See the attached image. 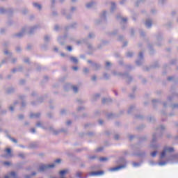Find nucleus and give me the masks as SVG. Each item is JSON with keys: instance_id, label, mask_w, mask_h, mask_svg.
<instances>
[{"instance_id": "obj_7", "label": "nucleus", "mask_w": 178, "mask_h": 178, "mask_svg": "<svg viewBox=\"0 0 178 178\" xmlns=\"http://www.w3.org/2000/svg\"><path fill=\"white\" fill-rule=\"evenodd\" d=\"M48 130H49V131L52 132V134L54 136H58V134H60V133H66V129H60V130H56L55 129H54L52 127H49L48 128Z\"/></svg>"}, {"instance_id": "obj_54", "label": "nucleus", "mask_w": 178, "mask_h": 178, "mask_svg": "<svg viewBox=\"0 0 178 178\" xmlns=\"http://www.w3.org/2000/svg\"><path fill=\"white\" fill-rule=\"evenodd\" d=\"M151 156L153 157V158H155V156H156V151H154L153 152L151 153Z\"/></svg>"}, {"instance_id": "obj_59", "label": "nucleus", "mask_w": 178, "mask_h": 178, "mask_svg": "<svg viewBox=\"0 0 178 178\" xmlns=\"http://www.w3.org/2000/svg\"><path fill=\"white\" fill-rule=\"evenodd\" d=\"M114 138H115V140H119V138H120V136H119V134H115V135L114 136Z\"/></svg>"}, {"instance_id": "obj_6", "label": "nucleus", "mask_w": 178, "mask_h": 178, "mask_svg": "<svg viewBox=\"0 0 178 178\" xmlns=\"http://www.w3.org/2000/svg\"><path fill=\"white\" fill-rule=\"evenodd\" d=\"M167 162H170V163H178V153L170 156L167 159Z\"/></svg>"}, {"instance_id": "obj_34", "label": "nucleus", "mask_w": 178, "mask_h": 178, "mask_svg": "<svg viewBox=\"0 0 178 178\" xmlns=\"http://www.w3.org/2000/svg\"><path fill=\"white\" fill-rule=\"evenodd\" d=\"M6 9H5L3 7L0 8V13L1 15H3L4 13H6Z\"/></svg>"}, {"instance_id": "obj_28", "label": "nucleus", "mask_w": 178, "mask_h": 178, "mask_svg": "<svg viewBox=\"0 0 178 178\" xmlns=\"http://www.w3.org/2000/svg\"><path fill=\"white\" fill-rule=\"evenodd\" d=\"M100 97H101V95H99V94H96V95H93L92 101H97V99H98V98H99Z\"/></svg>"}, {"instance_id": "obj_38", "label": "nucleus", "mask_w": 178, "mask_h": 178, "mask_svg": "<svg viewBox=\"0 0 178 178\" xmlns=\"http://www.w3.org/2000/svg\"><path fill=\"white\" fill-rule=\"evenodd\" d=\"M17 102H14V106H10L9 109L11 112H13L15 111V105H17Z\"/></svg>"}, {"instance_id": "obj_40", "label": "nucleus", "mask_w": 178, "mask_h": 178, "mask_svg": "<svg viewBox=\"0 0 178 178\" xmlns=\"http://www.w3.org/2000/svg\"><path fill=\"white\" fill-rule=\"evenodd\" d=\"M132 165H133L134 168H138V166H140L141 164L140 163L133 162Z\"/></svg>"}, {"instance_id": "obj_20", "label": "nucleus", "mask_w": 178, "mask_h": 178, "mask_svg": "<svg viewBox=\"0 0 178 178\" xmlns=\"http://www.w3.org/2000/svg\"><path fill=\"white\" fill-rule=\"evenodd\" d=\"M172 99H173V97H168V102L163 103L164 108H166L167 105L169 104V103L172 102Z\"/></svg>"}, {"instance_id": "obj_56", "label": "nucleus", "mask_w": 178, "mask_h": 178, "mask_svg": "<svg viewBox=\"0 0 178 178\" xmlns=\"http://www.w3.org/2000/svg\"><path fill=\"white\" fill-rule=\"evenodd\" d=\"M148 120H149V122H155V118H154V117H149V118H148Z\"/></svg>"}, {"instance_id": "obj_8", "label": "nucleus", "mask_w": 178, "mask_h": 178, "mask_svg": "<svg viewBox=\"0 0 178 178\" xmlns=\"http://www.w3.org/2000/svg\"><path fill=\"white\" fill-rule=\"evenodd\" d=\"M144 59V54L143 52H140L138 55V60H136V63L138 66H140V65H143V60Z\"/></svg>"}, {"instance_id": "obj_2", "label": "nucleus", "mask_w": 178, "mask_h": 178, "mask_svg": "<svg viewBox=\"0 0 178 178\" xmlns=\"http://www.w3.org/2000/svg\"><path fill=\"white\" fill-rule=\"evenodd\" d=\"M113 74L114 76H118V77H123V79H127V81L128 83H130V81H131V80H133V78H131V76H129V74L127 73L123 74V73L119 72L118 71H113Z\"/></svg>"}, {"instance_id": "obj_24", "label": "nucleus", "mask_w": 178, "mask_h": 178, "mask_svg": "<svg viewBox=\"0 0 178 178\" xmlns=\"http://www.w3.org/2000/svg\"><path fill=\"white\" fill-rule=\"evenodd\" d=\"M112 102V99H106V98H104L102 99V104H108V102Z\"/></svg>"}, {"instance_id": "obj_10", "label": "nucleus", "mask_w": 178, "mask_h": 178, "mask_svg": "<svg viewBox=\"0 0 178 178\" xmlns=\"http://www.w3.org/2000/svg\"><path fill=\"white\" fill-rule=\"evenodd\" d=\"M90 176H103V175H105V172L103 170L100 171H92L89 173Z\"/></svg>"}, {"instance_id": "obj_15", "label": "nucleus", "mask_w": 178, "mask_h": 178, "mask_svg": "<svg viewBox=\"0 0 178 178\" xmlns=\"http://www.w3.org/2000/svg\"><path fill=\"white\" fill-rule=\"evenodd\" d=\"M40 116H41V113H31L30 114L31 119H38V118H40Z\"/></svg>"}, {"instance_id": "obj_21", "label": "nucleus", "mask_w": 178, "mask_h": 178, "mask_svg": "<svg viewBox=\"0 0 178 178\" xmlns=\"http://www.w3.org/2000/svg\"><path fill=\"white\" fill-rule=\"evenodd\" d=\"M33 5L34 8H37V9H38L39 10H41V9H42V7L40 6V4L38 3H33Z\"/></svg>"}, {"instance_id": "obj_43", "label": "nucleus", "mask_w": 178, "mask_h": 178, "mask_svg": "<svg viewBox=\"0 0 178 178\" xmlns=\"http://www.w3.org/2000/svg\"><path fill=\"white\" fill-rule=\"evenodd\" d=\"M49 40H51V38L49 35H45L44 36L45 42H49Z\"/></svg>"}, {"instance_id": "obj_27", "label": "nucleus", "mask_w": 178, "mask_h": 178, "mask_svg": "<svg viewBox=\"0 0 178 178\" xmlns=\"http://www.w3.org/2000/svg\"><path fill=\"white\" fill-rule=\"evenodd\" d=\"M116 9V4L113 2L111 3V12H113Z\"/></svg>"}, {"instance_id": "obj_16", "label": "nucleus", "mask_w": 178, "mask_h": 178, "mask_svg": "<svg viewBox=\"0 0 178 178\" xmlns=\"http://www.w3.org/2000/svg\"><path fill=\"white\" fill-rule=\"evenodd\" d=\"M117 20H121V23H126L127 22V18L126 17H122L120 14H118L116 17Z\"/></svg>"}, {"instance_id": "obj_50", "label": "nucleus", "mask_w": 178, "mask_h": 178, "mask_svg": "<svg viewBox=\"0 0 178 178\" xmlns=\"http://www.w3.org/2000/svg\"><path fill=\"white\" fill-rule=\"evenodd\" d=\"M95 37V35L93 33H90L88 35V38H94Z\"/></svg>"}, {"instance_id": "obj_5", "label": "nucleus", "mask_w": 178, "mask_h": 178, "mask_svg": "<svg viewBox=\"0 0 178 178\" xmlns=\"http://www.w3.org/2000/svg\"><path fill=\"white\" fill-rule=\"evenodd\" d=\"M88 63H90V65H91V67H92V70H94L95 72L100 70V69H101V64H99L97 62H93L91 60H88Z\"/></svg>"}, {"instance_id": "obj_63", "label": "nucleus", "mask_w": 178, "mask_h": 178, "mask_svg": "<svg viewBox=\"0 0 178 178\" xmlns=\"http://www.w3.org/2000/svg\"><path fill=\"white\" fill-rule=\"evenodd\" d=\"M2 63H8V58H4L2 61H1V64Z\"/></svg>"}, {"instance_id": "obj_11", "label": "nucleus", "mask_w": 178, "mask_h": 178, "mask_svg": "<svg viewBox=\"0 0 178 178\" xmlns=\"http://www.w3.org/2000/svg\"><path fill=\"white\" fill-rule=\"evenodd\" d=\"M5 152H6V155H2L1 156L3 158H7V156L12 158L13 156V154H12V149L10 148H6L5 149Z\"/></svg>"}, {"instance_id": "obj_12", "label": "nucleus", "mask_w": 178, "mask_h": 178, "mask_svg": "<svg viewBox=\"0 0 178 178\" xmlns=\"http://www.w3.org/2000/svg\"><path fill=\"white\" fill-rule=\"evenodd\" d=\"M17 173L16 172L12 171L11 172L8 173L7 175L4 177V178H17Z\"/></svg>"}, {"instance_id": "obj_4", "label": "nucleus", "mask_w": 178, "mask_h": 178, "mask_svg": "<svg viewBox=\"0 0 178 178\" xmlns=\"http://www.w3.org/2000/svg\"><path fill=\"white\" fill-rule=\"evenodd\" d=\"M55 164H42L39 166V172H45L49 169H54Z\"/></svg>"}, {"instance_id": "obj_14", "label": "nucleus", "mask_w": 178, "mask_h": 178, "mask_svg": "<svg viewBox=\"0 0 178 178\" xmlns=\"http://www.w3.org/2000/svg\"><path fill=\"white\" fill-rule=\"evenodd\" d=\"M145 25L147 27V29H151L152 26V19H146L145 22Z\"/></svg>"}, {"instance_id": "obj_51", "label": "nucleus", "mask_w": 178, "mask_h": 178, "mask_svg": "<svg viewBox=\"0 0 178 178\" xmlns=\"http://www.w3.org/2000/svg\"><path fill=\"white\" fill-rule=\"evenodd\" d=\"M104 77L105 80H108L109 79V75L106 73L104 74Z\"/></svg>"}, {"instance_id": "obj_48", "label": "nucleus", "mask_w": 178, "mask_h": 178, "mask_svg": "<svg viewBox=\"0 0 178 178\" xmlns=\"http://www.w3.org/2000/svg\"><path fill=\"white\" fill-rule=\"evenodd\" d=\"M72 90H73L74 92H79V88L76 86H72Z\"/></svg>"}, {"instance_id": "obj_31", "label": "nucleus", "mask_w": 178, "mask_h": 178, "mask_svg": "<svg viewBox=\"0 0 178 178\" xmlns=\"http://www.w3.org/2000/svg\"><path fill=\"white\" fill-rule=\"evenodd\" d=\"M87 47L90 51H95V49L92 47V44L88 43Z\"/></svg>"}, {"instance_id": "obj_1", "label": "nucleus", "mask_w": 178, "mask_h": 178, "mask_svg": "<svg viewBox=\"0 0 178 178\" xmlns=\"http://www.w3.org/2000/svg\"><path fill=\"white\" fill-rule=\"evenodd\" d=\"M37 29H38V26H34L31 28H28V27L23 28L22 30L18 33H16L15 36L17 37V38H22V37L24 36V35L26 34V31H27V30H29V34H33L34 31L37 30Z\"/></svg>"}, {"instance_id": "obj_46", "label": "nucleus", "mask_w": 178, "mask_h": 178, "mask_svg": "<svg viewBox=\"0 0 178 178\" xmlns=\"http://www.w3.org/2000/svg\"><path fill=\"white\" fill-rule=\"evenodd\" d=\"M67 51H69V52H72L73 51V48L72 47V46H67L66 47Z\"/></svg>"}, {"instance_id": "obj_39", "label": "nucleus", "mask_w": 178, "mask_h": 178, "mask_svg": "<svg viewBox=\"0 0 178 178\" xmlns=\"http://www.w3.org/2000/svg\"><path fill=\"white\" fill-rule=\"evenodd\" d=\"M18 156H19V158H21L22 159H24V158H26V155H24V153H19Z\"/></svg>"}, {"instance_id": "obj_36", "label": "nucleus", "mask_w": 178, "mask_h": 178, "mask_svg": "<svg viewBox=\"0 0 178 178\" xmlns=\"http://www.w3.org/2000/svg\"><path fill=\"white\" fill-rule=\"evenodd\" d=\"M4 54L8 55V56H12V53L10 51H9V50H8V49L4 50Z\"/></svg>"}, {"instance_id": "obj_64", "label": "nucleus", "mask_w": 178, "mask_h": 178, "mask_svg": "<svg viewBox=\"0 0 178 178\" xmlns=\"http://www.w3.org/2000/svg\"><path fill=\"white\" fill-rule=\"evenodd\" d=\"M76 7H71L70 12H74L76 10Z\"/></svg>"}, {"instance_id": "obj_29", "label": "nucleus", "mask_w": 178, "mask_h": 178, "mask_svg": "<svg viewBox=\"0 0 178 178\" xmlns=\"http://www.w3.org/2000/svg\"><path fill=\"white\" fill-rule=\"evenodd\" d=\"M66 173H67V170H64L60 171L59 175L61 177H63V176H65V175H66Z\"/></svg>"}, {"instance_id": "obj_57", "label": "nucleus", "mask_w": 178, "mask_h": 178, "mask_svg": "<svg viewBox=\"0 0 178 178\" xmlns=\"http://www.w3.org/2000/svg\"><path fill=\"white\" fill-rule=\"evenodd\" d=\"M104 150V147H99L96 149L97 152H101V151Z\"/></svg>"}, {"instance_id": "obj_18", "label": "nucleus", "mask_w": 178, "mask_h": 178, "mask_svg": "<svg viewBox=\"0 0 178 178\" xmlns=\"http://www.w3.org/2000/svg\"><path fill=\"white\" fill-rule=\"evenodd\" d=\"M70 60H71L72 63H74V65H77V63H79V59H77L76 57H70Z\"/></svg>"}, {"instance_id": "obj_53", "label": "nucleus", "mask_w": 178, "mask_h": 178, "mask_svg": "<svg viewBox=\"0 0 178 178\" xmlns=\"http://www.w3.org/2000/svg\"><path fill=\"white\" fill-rule=\"evenodd\" d=\"M92 81H97V76L93 75L91 78Z\"/></svg>"}, {"instance_id": "obj_23", "label": "nucleus", "mask_w": 178, "mask_h": 178, "mask_svg": "<svg viewBox=\"0 0 178 178\" xmlns=\"http://www.w3.org/2000/svg\"><path fill=\"white\" fill-rule=\"evenodd\" d=\"M116 34H118V31H113L112 32H108V35L110 36V37H114V35H116Z\"/></svg>"}, {"instance_id": "obj_19", "label": "nucleus", "mask_w": 178, "mask_h": 178, "mask_svg": "<svg viewBox=\"0 0 178 178\" xmlns=\"http://www.w3.org/2000/svg\"><path fill=\"white\" fill-rule=\"evenodd\" d=\"M95 5H96V3L94 1H91L86 3V8H88V9H90V8H94Z\"/></svg>"}, {"instance_id": "obj_35", "label": "nucleus", "mask_w": 178, "mask_h": 178, "mask_svg": "<svg viewBox=\"0 0 178 178\" xmlns=\"http://www.w3.org/2000/svg\"><path fill=\"white\" fill-rule=\"evenodd\" d=\"M134 108H135L134 106H131L127 111L128 113L130 114L131 112H133V110L134 109Z\"/></svg>"}, {"instance_id": "obj_22", "label": "nucleus", "mask_w": 178, "mask_h": 178, "mask_svg": "<svg viewBox=\"0 0 178 178\" xmlns=\"http://www.w3.org/2000/svg\"><path fill=\"white\" fill-rule=\"evenodd\" d=\"M13 92H15V89L13 88H8L6 90V93L7 94H13Z\"/></svg>"}, {"instance_id": "obj_60", "label": "nucleus", "mask_w": 178, "mask_h": 178, "mask_svg": "<svg viewBox=\"0 0 178 178\" xmlns=\"http://www.w3.org/2000/svg\"><path fill=\"white\" fill-rule=\"evenodd\" d=\"M61 13H62V15H63L64 16H66V10H65V9H62Z\"/></svg>"}, {"instance_id": "obj_55", "label": "nucleus", "mask_w": 178, "mask_h": 178, "mask_svg": "<svg viewBox=\"0 0 178 178\" xmlns=\"http://www.w3.org/2000/svg\"><path fill=\"white\" fill-rule=\"evenodd\" d=\"M25 83H26V80H24V79H22L19 81V84L21 86H23V84H24Z\"/></svg>"}, {"instance_id": "obj_58", "label": "nucleus", "mask_w": 178, "mask_h": 178, "mask_svg": "<svg viewBox=\"0 0 178 178\" xmlns=\"http://www.w3.org/2000/svg\"><path fill=\"white\" fill-rule=\"evenodd\" d=\"M17 61V58H13L11 60V63H16Z\"/></svg>"}, {"instance_id": "obj_25", "label": "nucleus", "mask_w": 178, "mask_h": 178, "mask_svg": "<svg viewBox=\"0 0 178 178\" xmlns=\"http://www.w3.org/2000/svg\"><path fill=\"white\" fill-rule=\"evenodd\" d=\"M37 147H38L37 143H33L29 145V148H37Z\"/></svg>"}, {"instance_id": "obj_62", "label": "nucleus", "mask_w": 178, "mask_h": 178, "mask_svg": "<svg viewBox=\"0 0 178 178\" xmlns=\"http://www.w3.org/2000/svg\"><path fill=\"white\" fill-rule=\"evenodd\" d=\"M22 12L23 15H26V13H27L28 10H27V9L24 8L22 10Z\"/></svg>"}, {"instance_id": "obj_52", "label": "nucleus", "mask_w": 178, "mask_h": 178, "mask_svg": "<svg viewBox=\"0 0 178 178\" xmlns=\"http://www.w3.org/2000/svg\"><path fill=\"white\" fill-rule=\"evenodd\" d=\"M165 129H166L165 127L163 125H161V126H160L159 128H158V130L163 131V130H165Z\"/></svg>"}, {"instance_id": "obj_61", "label": "nucleus", "mask_w": 178, "mask_h": 178, "mask_svg": "<svg viewBox=\"0 0 178 178\" xmlns=\"http://www.w3.org/2000/svg\"><path fill=\"white\" fill-rule=\"evenodd\" d=\"M97 158L96 156H89L88 159H95Z\"/></svg>"}, {"instance_id": "obj_32", "label": "nucleus", "mask_w": 178, "mask_h": 178, "mask_svg": "<svg viewBox=\"0 0 178 178\" xmlns=\"http://www.w3.org/2000/svg\"><path fill=\"white\" fill-rule=\"evenodd\" d=\"M41 102H42V98L40 97V98H39L38 101L36 103L33 102L31 104L33 105H38V104H41Z\"/></svg>"}, {"instance_id": "obj_37", "label": "nucleus", "mask_w": 178, "mask_h": 178, "mask_svg": "<svg viewBox=\"0 0 178 178\" xmlns=\"http://www.w3.org/2000/svg\"><path fill=\"white\" fill-rule=\"evenodd\" d=\"M168 161H161L159 162L158 165L159 166H165V165H166V163H168Z\"/></svg>"}, {"instance_id": "obj_9", "label": "nucleus", "mask_w": 178, "mask_h": 178, "mask_svg": "<svg viewBox=\"0 0 178 178\" xmlns=\"http://www.w3.org/2000/svg\"><path fill=\"white\" fill-rule=\"evenodd\" d=\"M126 168V165H121L117 167L109 168V172H118V170H120L121 169H124Z\"/></svg>"}, {"instance_id": "obj_42", "label": "nucleus", "mask_w": 178, "mask_h": 178, "mask_svg": "<svg viewBox=\"0 0 178 178\" xmlns=\"http://www.w3.org/2000/svg\"><path fill=\"white\" fill-rule=\"evenodd\" d=\"M8 138H10V140H12L13 143H15V144H17V140L15 139L14 138L10 137V136H8Z\"/></svg>"}, {"instance_id": "obj_47", "label": "nucleus", "mask_w": 178, "mask_h": 178, "mask_svg": "<svg viewBox=\"0 0 178 178\" xmlns=\"http://www.w3.org/2000/svg\"><path fill=\"white\" fill-rule=\"evenodd\" d=\"M170 107L172 108V109H176V108H178V104H172Z\"/></svg>"}, {"instance_id": "obj_44", "label": "nucleus", "mask_w": 178, "mask_h": 178, "mask_svg": "<svg viewBox=\"0 0 178 178\" xmlns=\"http://www.w3.org/2000/svg\"><path fill=\"white\" fill-rule=\"evenodd\" d=\"M3 164L4 165V166H10L11 165L10 162L9 161H4Z\"/></svg>"}, {"instance_id": "obj_17", "label": "nucleus", "mask_w": 178, "mask_h": 178, "mask_svg": "<svg viewBox=\"0 0 178 178\" xmlns=\"http://www.w3.org/2000/svg\"><path fill=\"white\" fill-rule=\"evenodd\" d=\"M162 137V135H158L156 134H154L152 136V143H156L157 138Z\"/></svg>"}, {"instance_id": "obj_33", "label": "nucleus", "mask_w": 178, "mask_h": 178, "mask_svg": "<svg viewBox=\"0 0 178 178\" xmlns=\"http://www.w3.org/2000/svg\"><path fill=\"white\" fill-rule=\"evenodd\" d=\"M36 127H42V129H47L45 128L44 127H42V123H41V122H38L36 123Z\"/></svg>"}, {"instance_id": "obj_41", "label": "nucleus", "mask_w": 178, "mask_h": 178, "mask_svg": "<svg viewBox=\"0 0 178 178\" xmlns=\"http://www.w3.org/2000/svg\"><path fill=\"white\" fill-rule=\"evenodd\" d=\"M131 56H133V52L131 51H128L127 53V58H131Z\"/></svg>"}, {"instance_id": "obj_45", "label": "nucleus", "mask_w": 178, "mask_h": 178, "mask_svg": "<svg viewBox=\"0 0 178 178\" xmlns=\"http://www.w3.org/2000/svg\"><path fill=\"white\" fill-rule=\"evenodd\" d=\"M89 72H90V70H88V68H87V67L83 68V73L85 74H88V73H89Z\"/></svg>"}, {"instance_id": "obj_3", "label": "nucleus", "mask_w": 178, "mask_h": 178, "mask_svg": "<svg viewBox=\"0 0 178 178\" xmlns=\"http://www.w3.org/2000/svg\"><path fill=\"white\" fill-rule=\"evenodd\" d=\"M173 151H175V149H174L173 147H168V146L165 147L163 148V152H162L161 154L160 158H161V159H163V158H164L166 155H168V154H169V152H173Z\"/></svg>"}, {"instance_id": "obj_49", "label": "nucleus", "mask_w": 178, "mask_h": 178, "mask_svg": "<svg viewBox=\"0 0 178 178\" xmlns=\"http://www.w3.org/2000/svg\"><path fill=\"white\" fill-rule=\"evenodd\" d=\"M100 162H105V161H108V158L106 157H102L99 159Z\"/></svg>"}, {"instance_id": "obj_26", "label": "nucleus", "mask_w": 178, "mask_h": 178, "mask_svg": "<svg viewBox=\"0 0 178 178\" xmlns=\"http://www.w3.org/2000/svg\"><path fill=\"white\" fill-rule=\"evenodd\" d=\"M101 19H103L105 20V17H106V11H103L102 14L100 15Z\"/></svg>"}, {"instance_id": "obj_30", "label": "nucleus", "mask_w": 178, "mask_h": 178, "mask_svg": "<svg viewBox=\"0 0 178 178\" xmlns=\"http://www.w3.org/2000/svg\"><path fill=\"white\" fill-rule=\"evenodd\" d=\"M82 175H83V172H80V171H78V172H76V177H78V178H83Z\"/></svg>"}, {"instance_id": "obj_13", "label": "nucleus", "mask_w": 178, "mask_h": 178, "mask_svg": "<svg viewBox=\"0 0 178 178\" xmlns=\"http://www.w3.org/2000/svg\"><path fill=\"white\" fill-rule=\"evenodd\" d=\"M67 38V35L65 34L63 37H59L58 41L60 45H65V40Z\"/></svg>"}]
</instances>
